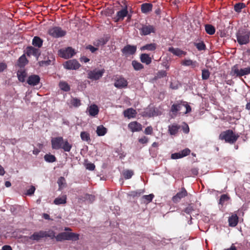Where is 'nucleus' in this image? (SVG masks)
Masks as SVG:
<instances>
[{
    "mask_svg": "<svg viewBox=\"0 0 250 250\" xmlns=\"http://www.w3.org/2000/svg\"><path fill=\"white\" fill-rule=\"evenodd\" d=\"M43 217L45 219H46V220H49V219H50L49 215V214H47V213H43Z\"/></svg>",
    "mask_w": 250,
    "mask_h": 250,
    "instance_id": "63",
    "label": "nucleus"
},
{
    "mask_svg": "<svg viewBox=\"0 0 250 250\" xmlns=\"http://www.w3.org/2000/svg\"><path fill=\"white\" fill-rule=\"evenodd\" d=\"M71 104L74 107H78L81 104V101L77 98H73L71 100Z\"/></svg>",
    "mask_w": 250,
    "mask_h": 250,
    "instance_id": "47",
    "label": "nucleus"
},
{
    "mask_svg": "<svg viewBox=\"0 0 250 250\" xmlns=\"http://www.w3.org/2000/svg\"><path fill=\"white\" fill-rule=\"evenodd\" d=\"M44 158L45 161L49 163H53L56 162L57 160L56 158L54 155L50 154L45 155Z\"/></svg>",
    "mask_w": 250,
    "mask_h": 250,
    "instance_id": "40",
    "label": "nucleus"
},
{
    "mask_svg": "<svg viewBox=\"0 0 250 250\" xmlns=\"http://www.w3.org/2000/svg\"><path fill=\"white\" fill-rule=\"evenodd\" d=\"M104 72V69L100 70L95 69L89 71L87 72V78L92 80H98L103 76Z\"/></svg>",
    "mask_w": 250,
    "mask_h": 250,
    "instance_id": "9",
    "label": "nucleus"
},
{
    "mask_svg": "<svg viewBox=\"0 0 250 250\" xmlns=\"http://www.w3.org/2000/svg\"><path fill=\"white\" fill-rule=\"evenodd\" d=\"M59 55L64 59H69L73 57L76 52L71 47H68L65 49H62L59 51Z\"/></svg>",
    "mask_w": 250,
    "mask_h": 250,
    "instance_id": "11",
    "label": "nucleus"
},
{
    "mask_svg": "<svg viewBox=\"0 0 250 250\" xmlns=\"http://www.w3.org/2000/svg\"><path fill=\"white\" fill-rule=\"evenodd\" d=\"M44 237L50 238L51 239L54 238L56 239L55 232L54 231L52 230H49L48 231H44Z\"/></svg>",
    "mask_w": 250,
    "mask_h": 250,
    "instance_id": "43",
    "label": "nucleus"
},
{
    "mask_svg": "<svg viewBox=\"0 0 250 250\" xmlns=\"http://www.w3.org/2000/svg\"><path fill=\"white\" fill-rule=\"evenodd\" d=\"M26 54L28 56H34L37 59L41 55L40 50L38 48H36L34 47L30 46L26 48Z\"/></svg>",
    "mask_w": 250,
    "mask_h": 250,
    "instance_id": "16",
    "label": "nucleus"
},
{
    "mask_svg": "<svg viewBox=\"0 0 250 250\" xmlns=\"http://www.w3.org/2000/svg\"><path fill=\"white\" fill-rule=\"evenodd\" d=\"M137 113L136 110L132 108H128L124 111V116L128 119L135 118Z\"/></svg>",
    "mask_w": 250,
    "mask_h": 250,
    "instance_id": "20",
    "label": "nucleus"
},
{
    "mask_svg": "<svg viewBox=\"0 0 250 250\" xmlns=\"http://www.w3.org/2000/svg\"><path fill=\"white\" fill-rule=\"evenodd\" d=\"M86 48L90 50V51L92 52V53H94L95 52L96 50H98V48H96L94 46H93L92 45H88L87 47H86Z\"/></svg>",
    "mask_w": 250,
    "mask_h": 250,
    "instance_id": "58",
    "label": "nucleus"
},
{
    "mask_svg": "<svg viewBox=\"0 0 250 250\" xmlns=\"http://www.w3.org/2000/svg\"><path fill=\"white\" fill-rule=\"evenodd\" d=\"M183 131L185 133H188L189 131V128L187 124L184 123V125L182 127Z\"/></svg>",
    "mask_w": 250,
    "mask_h": 250,
    "instance_id": "56",
    "label": "nucleus"
},
{
    "mask_svg": "<svg viewBox=\"0 0 250 250\" xmlns=\"http://www.w3.org/2000/svg\"><path fill=\"white\" fill-rule=\"evenodd\" d=\"M153 5L150 3H145L141 5V11L143 13L147 14L152 11Z\"/></svg>",
    "mask_w": 250,
    "mask_h": 250,
    "instance_id": "23",
    "label": "nucleus"
},
{
    "mask_svg": "<svg viewBox=\"0 0 250 250\" xmlns=\"http://www.w3.org/2000/svg\"><path fill=\"white\" fill-rule=\"evenodd\" d=\"M63 65L64 68L68 70H77L81 66L80 63L75 59L66 61L63 64Z\"/></svg>",
    "mask_w": 250,
    "mask_h": 250,
    "instance_id": "10",
    "label": "nucleus"
},
{
    "mask_svg": "<svg viewBox=\"0 0 250 250\" xmlns=\"http://www.w3.org/2000/svg\"><path fill=\"white\" fill-rule=\"evenodd\" d=\"M114 86L119 89L125 88L127 86L128 82L127 80L122 76L116 77L115 78Z\"/></svg>",
    "mask_w": 250,
    "mask_h": 250,
    "instance_id": "12",
    "label": "nucleus"
},
{
    "mask_svg": "<svg viewBox=\"0 0 250 250\" xmlns=\"http://www.w3.org/2000/svg\"><path fill=\"white\" fill-rule=\"evenodd\" d=\"M230 74L232 76L241 77L250 74V67L239 69L238 64L234 65L232 68Z\"/></svg>",
    "mask_w": 250,
    "mask_h": 250,
    "instance_id": "6",
    "label": "nucleus"
},
{
    "mask_svg": "<svg viewBox=\"0 0 250 250\" xmlns=\"http://www.w3.org/2000/svg\"><path fill=\"white\" fill-rule=\"evenodd\" d=\"M197 62L193 61L190 59L185 60L181 62V64L184 66H191L192 68H194L197 66Z\"/></svg>",
    "mask_w": 250,
    "mask_h": 250,
    "instance_id": "33",
    "label": "nucleus"
},
{
    "mask_svg": "<svg viewBox=\"0 0 250 250\" xmlns=\"http://www.w3.org/2000/svg\"><path fill=\"white\" fill-rule=\"evenodd\" d=\"M137 47L136 46L128 44L125 45L121 51L123 54L127 56L133 55L135 53Z\"/></svg>",
    "mask_w": 250,
    "mask_h": 250,
    "instance_id": "14",
    "label": "nucleus"
},
{
    "mask_svg": "<svg viewBox=\"0 0 250 250\" xmlns=\"http://www.w3.org/2000/svg\"><path fill=\"white\" fill-rule=\"evenodd\" d=\"M180 126L175 124H173L168 126V132L171 135H175L178 132Z\"/></svg>",
    "mask_w": 250,
    "mask_h": 250,
    "instance_id": "22",
    "label": "nucleus"
},
{
    "mask_svg": "<svg viewBox=\"0 0 250 250\" xmlns=\"http://www.w3.org/2000/svg\"><path fill=\"white\" fill-rule=\"evenodd\" d=\"M28 63V61L24 54L21 56L18 60V65L20 67L24 66Z\"/></svg>",
    "mask_w": 250,
    "mask_h": 250,
    "instance_id": "37",
    "label": "nucleus"
},
{
    "mask_svg": "<svg viewBox=\"0 0 250 250\" xmlns=\"http://www.w3.org/2000/svg\"><path fill=\"white\" fill-rule=\"evenodd\" d=\"M40 80V77L39 75H31L28 78L27 83L30 85L35 86L39 83Z\"/></svg>",
    "mask_w": 250,
    "mask_h": 250,
    "instance_id": "17",
    "label": "nucleus"
},
{
    "mask_svg": "<svg viewBox=\"0 0 250 250\" xmlns=\"http://www.w3.org/2000/svg\"><path fill=\"white\" fill-rule=\"evenodd\" d=\"M7 67L6 63L2 62H0V73L2 72L4 70L6 69Z\"/></svg>",
    "mask_w": 250,
    "mask_h": 250,
    "instance_id": "55",
    "label": "nucleus"
},
{
    "mask_svg": "<svg viewBox=\"0 0 250 250\" xmlns=\"http://www.w3.org/2000/svg\"><path fill=\"white\" fill-rule=\"evenodd\" d=\"M246 108L250 111V102L248 103L246 105Z\"/></svg>",
    "mask_w": 250,
    "mask_h": 250,
    "instance_id": "64",
    "label": "nucleus"
},
{
    "mask_svg": "<svg viewBox=\"0 0 250 250\" xmlns=\"http://www.w3.org/2000/svg\"><path fill=\"white\" fill-rule=\"evenodd\" d=\"M79 239V235L77 233L69 232H62L59 233L56 236L57 242H62L65 240L76 241Z\"/></svg>",
    "mask_w": 250,
    "mask_h": 250,
    "instance_id": "4",
    "label": "nucleus"
},
{
    "mask_svg": "<svg viewBox=\"0 0 250 250\" xmlns=\"http://www.w3.org/2000/svg\"><path fill=\"white\" fill-rule=\"evenodd\" d=\"M168 50L174 55L179 57H181L182 55L185 56L187 54L186 52L183 51L178 48H175L173 47H171L168 48Z\"/></svg>",
    "mask_w": 250,
    "mask_h": 250,
    "instance_id": "24",
    "label": "nucleus"
},
{
    "mask_svg": "<svg viewBox=\"0 0 250 250\" xmlns=\"http://www.w3.org/2000/svg\"><path fill=\"white\" fill-rule=\"evenodd\" d=\"M66 31L59 26L53 27L48 30V34L52 37L56 38H61L66 35Z\"/></svg>",
    "mask_w": 250,
    "mask_h": 250,
    "instance_id": "8",
    "label": "nucleus"
},
{
    "mask_svg": "<svg viewBox=\"0 0 250 250\" xmlns=\"http://www.w3.org/2000/svg\"><path fill=\"white\" fill-rule=\"evenodd\" d=\"M44 237V232L43 230L35 232L32 235L29 236V238L32 240L39 241Z\"/></svg>",
    "mask_w": 250,
    "mask_h": 250,
    "instance_id": "19",
    "label": "nucleus"
},
{
    "mask_svg": "<svg viewBox=\"0 0 250 250\" xmlns=\"http://www.w3.org/2000/svg\"><path fill=\"white\" fill-rule=\"evenodd\" d=\"M192 210H193L192 207L189 206L185 209L184 211L187 214H190Z\"/></svg>",
    "mask_w": 250,
    "mask_h": 250,
    "instance_id": "57",
    "label": "nucleus"
},
{
    "mask_svg": "<svg viewBox=\"0 0 250 250\" xmlns=\"http://www.w3.org/2000/svg\"><path fill=\"white\" fill-rule=\"evenodd\" d=\"M2 250H12L11 246L8 245H4L2 248Z\"/></svg>",
    "mask_w": 250,
    "mask_h": 250,
    "instance_id": "61",
    "label": "nucleus"
},
{
    "mask_svg": "<svg viewBox=\"0 0 250 250\" xmlns=\"http://www.w3.org/2000/svg\"><path fill=\"white\" fill-rule=\"evenodd\" d=\"M60 89L64 91L68 92L70 90L69 85L65 81H61L59 84Z\"/></svg>",
    "mask_w": 250,
    "mask_h": 250,
    "instance_id": "34",
    "label": "nucleus"
},
{
    "mask_svg": "<svg viewBox=\"0 0 250 250\" xmlns=\"http://www.w3.org/2000/svg\"><path fill=\"white\" fill-rule=\"evenodd\" d=\"M183 107L186 108V111L183 112L184 114H186L191 111V106L188 104V102L179 100L171 105L170 112L174 115H176L177 112L181 110Z\"/></svg>",
    "mask_w": 250,
    "mask_h": 250,
    "instance_id": "2",
    "label": "nucleus"
},
{
    "mask_svg": "<svg viewBox=\"0 0 250 250\" xmlns=\"http://www.w3.org/2000/svg\"><path fill=\"white\" fill-rule=\"evenodd\" d=\"M128 127L133 132L140 131L142 129V125L136 121L130 122L128 124Z\"/></svg>",
    "mask_w": 250,
    "mask_h": 250,
    "instance_id": "18",
    "label": "nucleus"
},
{
    "mask_svg": "<svg viewBox=\"0 0 250 250\" xmlns=\"http://www.w3.org/2000/svg\"><path fill=\"white\" fill-rule=\"evenodd\" d=\"M205 29L206 33L210 35H213L215 32V28L214 26L211 24H205Z\"/></svg>",
    "mask_w": 250,
    "mask_h": 250,
    "instance_id": "31",
    "label": "nucleus"
},
{
    "mask_svg": "<svg viewBox=\"0 0 250 250\" xmlns=\"http://www.w3.org/2000/svg\"><path fill=\"white\" fill-rule=\"evenodd\" d=\"M132 65L135 70H140L144 68L143 65L136 61H133Z\"/></svg>",
    "mask_w": 250,
    "mask_h": 250,
    "instance_id": "41",
    "label": "nucleus"
},
{
    "mask_svg": "<svg viewBox=\"0 0 250 250\" xmlns=\"http://www.w3.org/2000/svg\"><path fill=\"white\" fill-rule=\"evenodd\" d=\"M190 149H188V148H186L182 150L180 152L172 153L171 155V158L172 159H177L182 158L183 157L188 155L190 154Z\"/></svg>",
    "mask_w": 250,
    "mask_h": 250,
    "instance_id": "15",
    "label": "nucleus"
},
{
    "mask_svg": "<svg viewBox=\"0 0 250 250\" xmlns=\"http://www.w3.org/2000/svg\"><path fill=\"white\" fill-rule=\"evenodd\" d=\"M140 60L142 62L148 65L151 63L152 59L149 56V55L146 53L142 54L140 55Z\"/></svg>",
    "mask_w": 250,
    "mask_h": 250,
    "instance_id": "25",
    "label": "nucleus"
},
{
    "mask_svg": "<svg viewBox=\"0 0 250 250\" xmlns=\"http://www.w3.org/2000/svg\"><path fill=\"white\" fill-rule=\"evenodd\" d=\"M79 199L83 201H87L89 203H92L95 200V197L93 195L86 193L83 196H81Z\"/></svg>",
    "mask_w": 250,
    "mask_h": 250,
    "instance_id": "27",
    "label": "nucleus"
},
{
    "mask_svg": "<svg viewBox=\"0 0 250 250\" xmlns=\"http://www.w3.org/2000/svg\"><path fill=\"white\" fill-rule=\"evenodd\" d=\"M153 132V128L151 126H147L146 128L144 133L146 135H151Z\"/></svg>",
    "mask_w": 250,
    "mask_h": 250,
    "instance_id": "52",
    "label": "nucleus"
},
{
    "mask_svg": "<svg viewBox=\"0 0 250 250\" xmlns=\"http://www.w3.org/2000/svg\"><path fill=\"white\" fill-rule=\"evenodd\" d=\"M139 30L141 36H146L150 35L151 33L155 34L156 31V27L154 25L149 24H142Z\"/></svg>",
    "mask_w": 250,
    "mask_h": 250,
    "instance_id": "7",
    "label": "nucleus"
},
{
    "mask_svg": "<svg viewBox=\"0 0 250 250\" xmlns=\"http://www.w3.org/2000/svg\"><path fill=\"white\" fill-rule=\"evenodd\" d=\"M5 172L3 167L0 165V175L3 176L4 175Z\"/></svg>",
    "mask_w": 250,
    "mask_h": 250,
    "instance_id": "62",
    "label": "nucleus"
},
{
    "mask_svg": "<svg viewBox=\"0 0 250 250\" xmlns=\"http://www.w3.org/2000/svg\"><path fill=\"white\" fill-rule=\"evenodd\" d=\"M35 187L33 186H31L30 188L27 190L26 194L29 196L33 195L35 191Z\"/></svg>",
    "mask_w": 250,
    "mask_h": 250,
    "instance_id": "51",
    "label": "nucleus"
},
{
    "mask_svg": "<svg viewBox=\"0 0 250 250\" xmlns=\"http://www.w3.org/2000/svg\"><path fill=\"white\" fill-rule=\"evenodd\" d=\"M246 7V4L243 2H238L234 4V10L237 13H240L242 9Z\"/></svg>",
    "mask_w": 250,
    "mask_h": 250,
    "instance_id": "38",
    "label": "nucleus"
},
{
    "mask_svg": "<svg viewBox=\"0 0 250 250\" xmlns=\"http://www.w3.org/2000/svg\"><path fill=\"white\" fill-rule=\"evenodd\" d=\"M195 45L199 51L204 50L206 49V45L203 42L196 43Z\"/></svg>",
    "mask_w": 250,
    "mask_h": 250,
    "instance_id": "48",
    "label": "nucleus"
},
{
    "mask_svg": "<svg viewBox=\"0 0 250 250\" xmlns=\"http://www.w3.org/2000/svg\"><path fill=\"white\" fill-rule=\"evenodd\" d=\"M157 48V44L155 43H151L146 44L143 46H142L140 49L142 51L143 50H147L149 51H154L156 50Z\"/></svg>",
    "mask_w": 250,
    "mask_h": 250,
    "instance_id": "26",
    "label": "nucleus"
},
{
    "mask_svg": "<svg viewBox=\"0 0 250 250\" xmlns=\"http://www.w3.org/2000/svg\"><path fill=\"white\" fill-rule=\"evenodd\" d=\"M80 61L82 62H84L85 63H86L89 61V59L85 56H83V57H81Z\"/></svg>",
    "mask_w": 250,
    "mask_h": 250,
    "instance_id": "59",
    "label": "nucleus"
},
{
    "mask_svg": "<svg viewBox=\"0 0 250 250\" xmlns=\"http://www.w3.org/2000/svg\"><path fill=\"white\" fill-rule=\"evenodd\" d=\"M107 132V129L103 125L97 126L96 133L99 136L104 135Z\"/></svg>",
    "mask_w": 250,
    "mask_h": 250,
    "instance_id": "35",
    "label": "nucleus"
},
{
    "mask_svg": "<svg viewBox=\"0 0 250 250\" xmlns=\"http://www.w3.org/2000/svg\"><path fill=\"white\" fill-rule=\"evenodd\" d=\"M51 143L53 149H62L64 151L69 152L72 147V145L68 142V140L63 139L62 137L53 138Z\"/></svg>",
    "mask_w": 250,
    "mask_h": 250,
    "instance_id": "1",
    "label": "nucleus"
},
{
    "mask_svg": "<svg viewBox=\"0 0 250 250\" xmlns=\"http://www.w3.org/2000/svg\"><path fill=\"white\" fill-rule=\"evenodd\" d=\"M66 203V196H63L61 197L56 198L54 200V204L55 205H61V204H64Z\"/></svg>",
    "mask_w": 250,
    "mask_h": 250,
    "instance_id": "36",
    "label": "nucleus"
},
{
    "mask_svg": "<svg viewBox=\"0 0 250 250\" xmlns=\"http://www.w3.org/2000/svg\"><path fill=\"white\" fill-rule=\"evenodd\" d=\"M138 141L142 144H147L148 142V138L146 136H143L142 138L139 139Z\"/></svg>",
    "mask_w": 250,
    "mask_h": 250,
    "instance_id": "53",
    "label": "nucleus"
},
{
    "mask_svg": "<svg viewBox=\"0 0 250 250\" xmlns=\"http://www.w3.org/2000/svg\"><path fill=\"white\" fill-rule=\"evenodd\" d=\"M167 73L166 72V71L160 70L157 73L156 76H155V79H161V78H164V77L167 76Z\"/></svg>",
    "mask_w": 250,
    "mask_h": 250,
    "instance_id": "46",
    "label": "nucleus"
},
{
    "mask_svg": "<svg viewBox=\"0 0 250 250\" xmlns=\"http://www.w3.org/2000/svg\"><path fill=\"white\" fill-rule=\"evenodd\" d=\"M89 114L91 116H95L99 113V108L96 104H92L88 108Z\"/></svg>",
    "mask_w": 250,
    "mask_h": 250,
    "instance_id": "30",
    "label": "nucleus"
},
{
    "mask_svg": "<svg viewBox=\"0 0 250 250\" xmlns=\"http://www.w3.org/2000/svg\"><path fill=\"white\" fill-rule=\"evenodd\" d=\"M80 136L81 139L83 141L89 142L90 141V136L89 133L85 131L81 132Z\"/></svg>",
    "mask_w": 250,
    "mask_h": 250,
    "instance_id": "39",
    "label": "nucleus"
},
{
    "mask_svg": "<svg viewBox=\"0 0 250 250\" xmlns=\"http://www.w3.org/2000/svg\"><path fill=\"white\" fill-rule=\"evenodd\" d=\"M224 250H237L234 244H232L229 248L225 249Z\"/></svg>",
    "mask_w": 250,
    "mask_h": 250,
    "instance_id": "60",
    "label": "nucleus"
},
{
    "mask_svg": "<svg viewBox=\"0 0 250 250\" xmlns=\"http://www.w3.org/2000/svg\"><path fill=\"white\" fill-rule=\"evenodd\" d=\"M143 192V191L142 190H138L136 191H131L129 193V195L134 197H139L141 195V194Z\"/></svg>",
    "mask_w": 250,
    "mask_h": 250,
    "instance_id": "49",
    "label": "nucleus"
},
{
    "mask_svg": "<svg viewBox=\"0 0 250 250\" xmlns=\"http://www.w3.org/2000/svg\"><path fill=\"white\" fill-rule=\"evenodd\" d=\"M188 195V192L185 188H182L180 191L174 195L172 200L174 203H177L180 201L181 199Z\"/></svg>",
    "mask_w": 250,
    "mask_h": 250,
    "instance_id": "13",
    "label": "nucleus"
},
{
    "mask_svg": "<svg viewBox=\"0 0 250 250\" xmlns=\"http://www.w3.org/2000/svg\"><path fill=\"white\" fill-rule=\"evenodd\" d=\"M134 174V172L131 170H126L123 172V175L125 179H129Z\"/></svg>",
    "mask_w": 250,
    "mask_h": 250,
    "instance_id": "42",
    "label": "nucleus"
},
{
    "mask_svg": "<svg viewBox=\"0 0 250 250\" xmlns=\"http://www.w3.org/2000/svg\"><path fill=\"white\" fill-rule=\"evenodd\" d=\"M17 74L18 80L20 82H24L25 81V78L26 77L27 73L24 70H18Z\"/></svg>",
    "mask_w": 250,
    "mask_h": 250,
    "instance_id": "32",
    "label": "nucleus"
},
{
    "mask_svg": "<svg viewBox=\"0 0 250 250\" xmlns=\"http://www.w3.org/2000/svg\"><path fill=\"white\" fill-rule=\"evenodd\" d=\"M250 37V31L243 29L239 30L236 33L238 42L240 45L246 44L249 43Z\"/></svg>",
    "mask_w": 250,
    "mask_h": 250,
    "instance_id": "5",
    "label": "nucleus"
},
{
    "mask_svg": "<svg viewBox=\"0 0 250 250\" xmlns=\"http://www.w3.org/2000/svg\"><path fill=\"white\" fill-rule=\"evenodd\" d=\"M86 168L89 170H93L95 168V166L93 163H88L86 165Z\"/></svg>",
    "mask_w": 250,
    "mask_h": 250,
    "instance_id": "54",
    "label": "nucleus"
},
{
    "mask_svg": "<svg viewBox=\"0 0 250 250\" xmlns=\"http://www.w3.org/2000/svg\"><path fill=\"white\" fill-rule=\"evenodd\" d=\"M238 222V217L236 214L232 215L229 218V224L230 227H235Z\"/></svg>",
    "mask_w": 250,
    "mask_h": 250,
    "instance_id": "29",
    "label": "nucleus"
},
{
    "mask_svg": "<svg viewBox=\"0 0 250 250\" xmlns=\"http://www.w3.org/2000/svg\"><path fill=\"white\" fill-rule=\"evenodd\" d=\"M238 134H235L232 130L228 129L222 132L219 135V139L225 140L226 143L230 144L235 143L239 138Z\"/></svg>",
    "mask_w": 250,
    "mask_h": 250,
    "instance_id": "3",
    "label": "nucleus"
},
{
    "mask_svg": "<svg viewBox=\"0 0 250 250\" xmlns=\"http://www.w3.org/2000/svg\"><path fill=\"white\" fill-rule=\"evenodd\" d=\"M128 14V11L127 9V7H125V8L122 9L121 10L117 12V19L116 20V21H118L120 20H123L125 17L127 16Z\"/></svg>",
    "mask_w": 250,
    "mask_h": 250,
    "instance_id": "21",
    "label": "nucleus"
},
{
    "mask_svg": "<svg viewBox=\"0 0 250 250\" xmlns=\"http://www.w3.org/2000/svg\"><path fill=\"white\" fill-rule=\"evenodd\" d=\"M210 76V72L208 69H203L202 71V78L203 80H208Z\"/></svg>",
    "mask_w": 250,
    "mask_h": 250,
    "instance_id": "45",
    "label": "nucleus"
},
{
    "mask_svg": "<svg viewBox=\"0 0 250 250\" xmlns=\"http://www.w3.org/2000/svg\"><path fill=\"white\" fill-rule=\"evenodd\" d=\"M154 197V195L153 194H150L149 195H144L142 197V199L144 200V203L148 204L152 201Z\"/></svg>",
    "mask_w": 250,
    "mask_h": 250,
    "instance_id": "44",
    "label": "nucleus"
},
{
    "mask_svg": "<svg viewBox=\"0 0 250 250\" xmlns=\"http://www.w3.org/2000/svg\"><path fill=\"white\" fill-rule=\"evenodd\" d=\"M229 198L227 194H223L221 196L219 200V204L223 205L226 201L229 200Z\"/></svg>",
    "mask_w": 250,
    "mask_h": 250,
    "instance_id": "50",
    "label": "nucleus"
},
{
    "mask_svg": "<svg viewBox=\"0 0 250 250\" xmlns=\"http://www.w3.org/2000/svg\"><path fill=\"white\" fill-rule=\"evenodd\" d=\"M32 43L34 47L41 48L42 46L43 40L38 36H35L32 40Z\"/></svg>",
    "mask_w": 250,
    "mask_h": 250,
    "instance_id": "28",
    "label": "nucleus"
}]
</instances>
